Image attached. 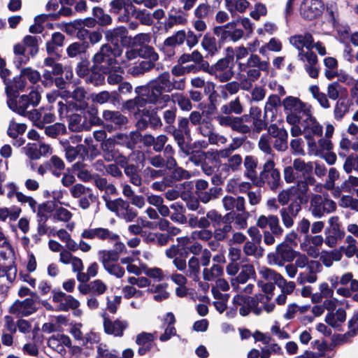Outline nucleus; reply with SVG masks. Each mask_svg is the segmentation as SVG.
Wrapping results in <instances>:
<instances>
[{
	"instance_id": "f257e3e1",
	"label": "nucleus",
	"mask_w": 358,
	"mask_h": 358,
	"mask_svg": "<svg viewBox=\"0 0 358 358\" xmlns=\"http://www.w3.org/2000/svg\"><path fill=\"white\" fill-rule=\"evenodd\" d=\"M137 96L124 102L123 107L133 113L137 120L138 129H144L148 125L155 129L157 127V80L153 79L145 85L135 88Z\"/></svg>"
},
{
	"instance_id": "f03ea898",
	"label": "nucleus",
	"mask_w": 358,
	"mask_h": 358,
	"mask_svg": "<svg viewBox=\"0 0 358 358\" xmlns=\"http://www.w3.org/2000/svg\"><path fill=\"white\" fill-rule=\"evenodd\" d=\"M269 63L261 60L256 54H251L245 62H240L238 69L241 71L240 76L243 78L242 85L245 90H250L254 82L260 77L261 71H267Z\"/></svg>"
},
{
	"instance_id": "7ed1b4c3",
	"label": "nucleus",
	"mask_w": 358,
	"mask_h": 358,
	"mask_svg": "<svg viewBox=\"0 0 358 358\" xmlns=\"http://www.w3.org/2000/svg\"><path fill=\"white\" fill-rule=\"evenodd\" d=\"M121 54L122 50L117 47L113 48L108 43L103 44L92 58V69L101 71L102 73H109L113 68L120 69L117 58Z\"/></svg>"
},
{
	"instance_id": "20e7f679",
	"label": "nucleus",
	"mask_w": 358,
	"mask_h": 358,
	"mask_svg": "<svg viewBox=\"0 0 358 358\" xmlns=\"http://www.w3.org/2000/svg\"><path fill=\"white\" fill-rule=\"evenodd\" d=\"M282 106L289 124L299 123L304 117L312 111L310 104L303 102L299 98L289 96L283 99Z\"/></svg>"
},
{
	"instance_id": "39448f33",
	"label": "nucleus",
	"mask_w": 358,
	"mask_h": 358,
	"mask_svg": "<svg viewBox=\"0 0 358 358\" xmlns=\"http://www.w3.org/2000/svg\"><path fill=\"white\" fill-rule=\"evenodd\" d=\"M303 128V136L307 141L308 153H316L317 141L315 137H321L323 134V127L313 115L312 111L300 121Z\"/></svg>"
},
{
	"instance_id": "423d86ee",
	"label": "nucleus",
	"mask_w": 358,
	"mask_h": 358,
	"mask_svg": "<svg viewBox=\"0 0 358 358\" xmlns=\"http://www.w3.org/2000/svg\"><path fill=\"white\" fill-rule=\"evenodd\" d=\"M281 183L280 173L275 168L274 161L268 158L263 166L259 177H257L253 184L259 187L266 184L271 189L275 190L280 187Z\"/></svg>"
},
{
	"instance_id": "0eeeda50",
	"label": "nucleus",
	"mask_w": 358,
	"mask_h": 358,
	"mask_svg": "<svg viewBox=\"0 0 358 358\" xmlns=\"http://www.w3.org/2000/svg\"><path fill=\"white\" fill-rule=\"evenodd\" d=\"M159 177H162V180L158 181V189H162L167 185H171L173 181L188 179L190 174L180 167L165 166L164 160H161L158 157V178Z\"/></svg>"
},
{
	"instance_id": "6e6552de",
	"label": "nucleus",
	"mask_w": 358,
	"mask_h": 358,
	"mask_svg": "<svg viewBox=\"0 0 358 358\" xmlns=\"http://www.w3.org/2000/svg\"><path fill=\"white\" fill-rule=\"evenodd\" d=\"M41 99L40 93L32 90L29 94L18 96L17 98L8 99L7 104L10 110L22 116L27 113L30 107L37 106Z\"/></svg>"
},
{
	"instance_id": "1a4fd4ad",
	"label": "nucleus",
	"mask_w": 358,
	"mask_h": 358,
	"mask_svg": "<svg viewBox=\"0 0 358 358\" xmlns=\"http://www.w3.org/2000/svg\"><path fill=\"white\" fill-rule=\"evenodd\" d=\"M258 273L261 279L257 281V285L266 294V299L268 300L273 296L275 285H277L280 280H282V275L266 266L259 267Z\"/></svg>"
},
{
	"instance_id": "9d476101",
	"label": "nucleus",
	"mask_w": 358,
	"mask_h": 358,
	"mask_svg": "<svg viewBox=\"0 0 358 358\" xmlns=\"http://www.w3.org/2000/svg\"><path fill=\"white\" fill-rule=\"evenodd\" d=\"M336 203L333 200L320 194H313L310 198V211L315 218H321L336 211Z\"/></svg>"
},
{
	"instance_id": "9b49d317",
	"label": "nucleus",
	"mask_w": 358,
	"mask_h": 358,
	"mask_svg": "<svg viewBox=\"0 0 358 358\" xmlns=\"http://www.w3.org/2000/svg\"><path fill=\"white\" fill-rule=\"evenodd\" d=\"M231 61L229 57L220 59L214 65L208 66L205 71L221 83L227 82L234 76L233 66H230Z\"/></svg>"
},
{
	"instance_id": "f8f14e48",
	"label": "nucleus",
	"mask_w": 358,
	"mask_h": 358,
	"mask_svg": "<svg viewBox=\"0 0 358 358\" xmlns=\"http://www.w3.org/2000/svg\"><path fill=\"white\" fill-rule=\"evenodd\" d=\"M296 256L294 251L287 243L282 242L276 246L275 252L267 256L270 264L282 266L286 262H292Z\"/></svg>"
},
{
	"instance_id": "ddd939ff",
	"label": "nucleus",
	"mask_w": 358,
	"mask_h": 358,
	"mask_svg": "<svg viewBox=\"0 0 358 358\" xmlns=\"http://www.w3.org/2000/svg\"><path fill=\"white\" fill-rule=\"evenodd\" d=\"M108 11L113 15H120L118 21L127 22L131 15H136V7L131 0H112L108 3Z\"/></svg>"
},
{
	"instance_id": "4468645a",
	"label": "nucleus",
	"mask_w": 358,
	"mask_h": 358,
	"mask_svg": "<svg viewBox=\"0 0 358 358\" xmlns=\"http://www.w3.org/2000/svg\"><path fill=\"white\" fill-rule=\"evenodd\" d=\"M102 118L104 127L109 131L120 130L128 123V118L118 110H105Z\"/></svg>"
},
{
	"instance_id": "2eb2a0df",
	"label": "nucleus",
	"mask_w": 358,
	"mask_h": 358,
	"mask_svg": "<svg viewBox=\"0 0 358 358\" xmlns=\"http://www.w3.org/2000/svg\"><path fill=\"white\" fill-rule=\"evenodd\" d=\"M36 298H27L24 300H17L10 308V313L17 317H27L35 312L38 308L36 305Z\"/></svg>"
},
{
	"instance_id": "dca6fc26",
	"label": "nucleus",
	"mask_w": 358,
	"mask_h": 358,
	"mask_svg": "<svg viewBox=\"0 0 358 358\" xmlns=\"http://www.w3.org/2000/svg\"><path fill=\"white\" fill-rule=\"evenodd\" d=\"M233 302L235 306H241L239 313L242 316L248 315L250 311L257 315L262 313V309L256 307L257 301L252 297L238 294L234 297Z\"/></svg>"
},
{
	"instance_id": "f3484780",
	"label": "nucleus",
	"mask_w": 358,
	"mask_h": 358,
	"mask_svg": "<svg viewBox=\"0 0 358 358\" xmlns=\"http://www.w3.org/2000/svg\"><path fill=\"white\" fill-rule=\"evenodd\" d=\"M322 0H303L301 6V15L307 20H313L320 16L324 10Z\"/></svg>"
},
{
	"instance_id": "a211bd4d",
	"label": "nucleus",
	"mask_w": 358,
	"mask_h": 358,
	"mask_svg": "<svg viewBox=\"0 0 358 358\" xmlns=\"http://www.w3.org/2000/svg\"><path fill=\"white\" fill-rule=\"evenodd\" d=\"M52 292V301L59 303L56 310L68 311L69 309H76L79 307L80 302L71 295H68L62 291L53 290Z\"/></svg>"
},
{
	"instance_id": "6ab92c4d",
	"label": "nucleus",
	"mask_w": 358,
	"mask_h": 358,
	"mask_svg": "<svg viewBox=\"0 0 358 358\" xmlns=\"http://www.w3.org/2000/svg\"><path fill=\"white\" fill-rule=\"evenodd\" d=\"M217 155L218 158L226 160L220 165L222 173L229 175L241 169L243 159L239 154H231L227 157L222 156V154H217Z\"/></svg>"
},
{
	"instance_id": "aec40b11",
	"label": "nucleus",
	"mask_w": 358,
	"mask_h": 358,
	"mask_svg": "<svg viewBox=\"0 0 358 358\" xmlns=\"http://www.w3.org/2000/svg\"><path fill=\"white\" fill-rule=\"evenodd\" d=\"M298 59L304 64L305 69L311 78H315L318 76L317 57L311 50L299 52Z\"/></svg>"
},
{
	"instance_id": "412c9836",
	"label": "nucleus",
	"mask_w": 358,
	"mask_h": 358,
	"mask_svg": "<svg viewBox=\"0 0 358 358\" xmlns=\"http://www.w3.org/2000/svg\"><path fill=\"white\" fill-rule=\"evenodd\" d=\"M322 265L318 261L310 260L309 268L300 272L296 281L299 285L306 283H314L317 280V273L321 271Z\"/></svg>"
},
{
	"instance_id": "4be33fe9",
	"label": "nucleus",
	"mask_w": 358,
	"mask_h": 358,
	"mask_svg": "<svg viewBox=\"0 0 358 358\" xmlns=\"http://www.w3.org/2000/svg\"><path fill=\"white\" fill-rule=\"evenodd\" d=\"M186 32L184 30L177 31L173 36L167 38L160 50L168 57L175 55V47L184 43Z\"/></svg>"
},
{
	"instance_id": "5701e85b",
	"label": "nucleus",
	"mask_w": 358,
	"mask_h": 358,
	"mask_svg": "<svg viewBox=\"0 0 358 358\" xmlns=\"http://www.w3.org/2000/svg\"><path fill=\"white\" fill-rule=\"evenodd\" d=\"M186 32L184 30L177 31L173 36L167 38L160 50L168 57L175 55V47L184 43Z\"/></svg>"
},
{
	"instance_id": "b1692460",
	"label": "nucleus",
	"mask_w": 358,
	"mask_h": 358,
	"mask_svg": "<svg viewBox=\"0 0 358 358\" xmlns=\"http://www.w3.org/2000/svg\"><path fill=\"white\" fill-rule=\"evenodd\" d=\"M301 210L300 203L292 201L288 206L282 208L280 210L282 222L286 228H290L294 225V219Z\"/></svg>"
},
{
	"instance_id": "393cba45",
	"label": "nucleus",
	"mask_w": 358,
	"mask_h": 358,
	"mask_svg": "<svg viewBox=\"0 0 358 358\" xmlns=\"http://www.w3.org/2000/svg\"><path fill=\"white\" fill-rule=\"evenodd\" d=\"M80 294H92L94 296H100L103 294L107 290V285L99 279L91 281L88 284H80L78 287Z\"/></svg>"
},
{
	"instance_id": "a878e982",
	"label": "nucleus",
	"mask_w": 358,
	"mask_h": 358,
	"mask_svg": "<svg viewBox=\"0 0 358 358\" xmlns=\"http://www.w3.org/2000/svg\"><path fill=\"white\" fill-rule=\"evenodd\" d=\"M26 86L25 78L21 74L8 80L6 84L5 92L8 99L17 98L19 93L23 91Z\"/></svg>"
},
{
	"instance_id": "bb28decb",
	"label": "nucleus",
	"mask_w": 358,
	"mask_h": 358,
	"mask_svg": "<svg viewBox=\"0 0 358 358\" xmlns=\"http://www.w3.org/2000/svg\"><path fill=\"white\" fill-rule=\"evenodd\" d=\"M224 6L233 18L245 13L250 7L248 0H224Z\"/></svg>"
},
{
	"instance_id": "cd10ccee",
	"label": "nucleus",
	"mask_w": 358,
	"mask_h": 358,
	"mask_svg": "<svg viewBox=\"0 0 358 358\" xmlns=\"http://www.w3.org/2000/svg\"><path fill=\"white\" fill-rule=\"evenodd\" d=\"M226 217H222L220 213L217 210L212 209L207 212L206 215L201 217L199 220V227L207 229L211 224L213 227L220 226L222 222H224Z\"/></svg>"
},
{
	"instance_id": "c85d7f7f",
	"label": "nucleus",
	"mask_w": 358,
	"mask_h": 358,
	"mask_svg": "<svg viewBox=\"0 0 358 358\" xmlns=\"http://www.w3.org/2000/svg\"><path fill=\"white\" fill-rule=\"evenodd\" d=\"M289 42L299 52L304 51L303 48L308 50L313 48L314 40L309 33L292 36L289 38Z\"/></svg>"
},
{
	"instance_id": "c756f323",
	"label": "nucleus",
	"mask_w": 358,
	"mask_h": 358,
	"mask_svg": "<svg viewBox=\"0 0 358 358\" xmlns=\"http://www.w3.org/2000/svg\"><path fill=\"white\" fill-rule=\"evenodd\" d=\"M254 266L251 264H244L238 275L231 280V285L235 291H238V285L245 283L248 279L255 275Z\"/></svg>"
},
{
	"instance_id": "7c9ffc66",
	"label": "nucleus",
	"mask_w": 358,
	"mask_h": 358,
	"mask_svg": "<svg viewBox=\"0 0 358 358\" xmlns=\"http://www.w3.org/2000/svg\"><path fill=\"white\" fill-rule=\"evenodd\" d=\"M105 332L108 334H112L115 336H122L123 331L128 327V323L124 320H115L105 319L103 322Z\"/></svg>"
},
{
	"instance_id": "2f4dec72",
	"label": "nucleus",
	"mask_w": 358,
	"mask_h": 358,
	"mask_svg": "<svg viewBox=\"0 0 358 358\" xmlns=\"http://www.w3.org/2000/svg\"><path fill=\"white\" fill-rule=\"evenodd\" d=\"M155 336L153 334L142 332L136 336V343L139 345L138 353L144 355L153 346Z\"/></svg>"
},
{
	"instance_id": "473e14b6",
	"label": "nucleus",
	"mask_w": 358,
	"mask_h": 358,
	"mask_svg": "<svg viewBox=\"0 0 358 358\" xmlns=\"http://www.w3.org/2000/svg\"><path fill=\"white\" fill-rule=\"evenodd\" d=\"M340 157L345 158L343 165L344 171L348 173H355L358 175V155L352 153L347 156L344 152H338Z\"/></svg>"
},
{
	"instance_id": "72a5a7b5",
	"label": "nucleus",
	"mask_w": 358,
	"mask_h": 358,
	"mask_svg": "<svg viewBox=\"0 0 358 358\" xmlns=\"http://www.w3.org/2000/svg\"><path fill=\"white\" fill-rule=\"evenodd\" d=\"M324 243L329 248L335 247L338 241L345 237V231L337 228H326Z\"/></svg>"
},
{
	"instance_id": "f704fd0d",
	"label": "nucleus",
	"mask_w": 358,
	"mask_h": 358,
	"mask_svg": "<svg viewBox=\"0 0 358 358\" xmlns=\"http://www.w3.org/2000/svg\"><path fill=\"white\" fill-rule=\"evenodd\" d=\"M102 199L105 201L107 208L116 213L118 217L129 206V203L122 198L111 200L108 199L106 196H102Z\"/></svg>"
},
{
	"instance_id": "c9c22d12",
	"label": "nucleus",
	"mask_w": 358,
	"mask_h": 358,
	"mask_svg": "<svg viewBox=\"0 0 358 358\" xmlns=\"http://www.w3.org/2000/svg\"><path fill=\"white\" fill-rule=\"evenodd\" d=\"M143 145L147 147L145 150V158H147L150 163L155 167H157V156H151L152 150H157V143H155V139L154 136L150 134H146L144 136H142V140Z\"/></svg>"
},
{
	"instance_id": "e433bc0d",
	"label": "nucleus",
	"mask_w": 358,
	"mask_h": 358,
	"mask_svg": "<svg viewBox=\"0 0 358 358\" xmlns=\"http://www.w3.org/2000/svg\"><path fill=\"white\" fill-rule=\"evenodd\" d=\"M65 36L61 32H55L52 34L51 39L46 43V50L49 55L57 54V48L64 45Z\"/></svg>"
},
{
	"instance_id": "4c0bfd02",
	"label": "nucleus",
	"mask_w": 358,
	"mask_h": 358,
	"mask_svg": "<svg viewBox=\"0 0 358 358\" xmlns=\"http://www.w3.org/2000/svg\"><path fill=\"white\" fill-rule=\"evenodd\" d=\"M346 313L343 308H338L335 313L329 312L325 318L327 324L335 329H338L341 324L345 321Z\"/></svg>"
},
{
	"instance_id": "58836bf2",
	"label": "nucleus",
	"mask_w": 358,
	"mask_h": 358,
	"mask_svg": "<svg viewBox=\"0 0 358 358\" xmlns=\"http://www.w3.org/2000/svg\"><path fill=\"white\" fill-rule=\"evenodd\" d=\"M242 81L243 78L239 75V82L231 81L220 86L221 96L224 99H227L229 94L232 95L236 94L240 88L245 90L242 85Z\"/></svg>"
},
{
	"instance_id": "ea45409f",
	"label": "nucleus",
	"mask_w": 358,
	"mask_h": 358,
	"mask_svg": "<svg viewBox=\"0 0 358 358\" xmlns=\"http://www.w3.org/2000/svg\"><path fill=\"white\" fill-rule=\"evenodd\" d=\"M243 163L245 169L244 176L253 183L257 177L256 172V168L257 166V159L253 156L247 155Z\"/></svg>"
},
{
	"instance_id": "a19ab883",
	"label": "nucleus",
	"mask_w": 358,
	"mask_h": 358,
	"mask_svg": "<svg viewBox=\"0 0 358 358\" xmlns=\"http://www.w3.org/2000/svg\"><path fill=\"white\" fill-rule=\"evenodd\" d=\"M125 175L129 178V181L134 185L140 186L142 179L140 175L141 168L138 163H132L129 166L125 167L124 171Z\"/></svg>"
},
{
	"instance_id": "79ce46f5",
	"label": "nucleus",
	"mask_w": 358,
	"mask_h": 358,
	"mask_svg": "<svg viewBox=\"0 0 358 358\" xmlns=\"http://www.w3.org/2000/svg\"><path fill=\"white\" fill-rule=\"evenodd\" d=\"M120 96L116 92H108V91H102L98 94L92 95V101L99 104H103L110 102L115 104L118 102Z\"/></svg>"
},
{
	"instance_id": "37998d69",
	"label": "nucleus",
	"mask_w": 358,
	"mask_h": 358,
	"mask_svg": "<svg viewBox=\"0 0 358 358\" xmlns=\"http://www.w3.org/2000/svg\"><path fill=\"white\" fill-rule=\"evenodd\" d=\"M280 99L278 95H271L268 97L264 107V118H271L273 120L276 113V108L280 105Z\"/></svg>"
},
{
	"instance_id": "c03bdc74",
	"label": "nucleus",
	"mask_w": 358,
	"mask_h": 358,
	"mask_svg": "<svg viewBox=\"0 0 358 358\" xmlns=\"http://www.w3.org/2000/svg\"><path fill=\"white\" fill-rule=\"evenodd\" d=\"M234 27H236V23L231 21L225 25L215 27L213 29V32L222 42L231 41V29Z\"/></svg>"
},
{
	"instance_id": "a18cd8bd",
	"label": "nucleus",
	"mask_w": 358,
	"mask_h": 358,
	"mask_svg": "<svg viewBox=\"0 0 358 358\" xmlns=\"http://www.w3.org/2000/svg\"><path fill=\"white\" fill-rule=\"evenodd\" d=\"M92 15L96 22L102 27L108 26L112 24L113 20L111 16L106 13L104 10L99 6L92 8Z\"/></svg>"
},
{
	"instance_id": "49530a36",
	"label": "nucleus",
	"mask_w": 358,
	"mask_h": 358,
	"mask_svg": "<svg viewBox=\"0 0 358 358\" xmlns=\"http://www.w3.org/2000/svg\"><path fill=\"white\" fill-rule=\"evenodd\" d=\"M105 38L111 43H117L120 39L126 37L127 29L124 27H119L105 31Z\"/></svg>"
},
{
	"instance_id": "de8ad7c7",
	"label": "nucleus",
	"mask_w": 358,
	"mask_h": 358,
	"mask_svg": "<svg viewBox=\"0 0 358 358\" xmlns=\"http://www.w3.org/2000/svg\"><path fill=\"white\" fill-rule=\"evenodd\" d=\"M220 111L224 115H231L232 113L240 115L243 113V108L239 98L236 97L228 103L222 106Z\"/></svg>"
},
{
	"instance_id": "09e8293b",
	"label": "nucleus",
	"mask_w": 358,
	"mask_h": 358,
	"mask_svg": "<svg viewBox=\"0 0 358 358\" xmlns=\"http://www.w3.org/2000/svg\"><path fill=\"white\" fill-rule=\"evenodd\" d=\"M88 48L89 43L87 41L75 42L69 45L66 52L69 57H76L85 53Z\"/></svg>"
},
{
	"instance_id": "8fccbe9b",
	"label": "nucleus",
	"mask_w": 358,
	"mask_h": 358,
	"mask_svg": "<svg viewBox=\"0 0 358 358\" xmlns=\"http://www.w3.org/2000/svg\"><path fill=\"white\" fill-rule=\"evenodd\" d=\"M27 48L23 43H17L13 47V52L16 56L15 63L17 68H20L22 64H26L29 60V55L26 54Z\"/></svg>"
},
{
	"instance_id": "3c124183",
	"label": "nucleus",
	"mask_w": 358,
	"mask_h": 358,
	"mask_svg": "<svg viewBox=\"0 0 358 358\" xmlns=\"http://www.w3.org/2000/svg\"><path fill=\"white\" fill-rule=\"evenodd\" d=\"M41 41L40 36L27 35L24 37L22 43L25 45L28 55L34 57L38 52V42Z\"/></svg>"
},
{
	"instance_id": "603ef678",
	"label": "nucleus",
	"mask_w": 358,
	"mask_h": 358,
	"mask_svg": "<svg viewBox=\"0 0 358 358\" xmlns=\"http://www.w3.org/2000/svg\"><path fill=\"white\" fill-rule=\"evenodd\" d=\"M223 273V269L219 264H213L210 268L203 270V278L206 281H213L218 279Z\"/></svg>"
},
{
	"instance_id": "864d4df0",
	"label": "nucleus",
	"mask_w": 358,
	"mask_h": 358,
	"mask_svg": "<svg viewBox=\"0 0 358 358\" xmlns=\"http://www.w3.org/2000/svg\"><path fill=\"white\" fill-rule=\"evenodd\" d=\"M47 162L51 166V173L55 177H59L62 175V171L65 169L64 161L58 156L53 155Z\"/></svg>"
},
{
	"instance_id": "5fc2aeb1",
	"label": "nucleus",
	"mask_w": 358,
	"mask_h": 358,
	"mask_svg": "<svg viewBox=\"0 0 358 358\" xmlns=\"http://www.w3.org/2000/svg\"><path fill=\"white\" fill-rule=\"evenodd\" d=\"M99 259L105 266L106 264H114L119 259V255L117 251L110 250H101L99 252Z\"/></svg>"
},
{
	"instance_id": "6e6d98bb",
	"label": "nucleus",
	"mask_w": 358,
	"mask_h": 358,
	"mask_svg": "<svg viewBox=\"0 0 358 358\" xmlns=\"http://www.w3.org/2000/svg\"><path fill=\"white\" fill-rule=\"evenodd\" d=\"M315 179L312 176H306L297 182L296 186L294 187V190L297 192L299 195H306L308 191L310 185L315 184Z\"/></svg>"
},
{
	"instance_id": "4d7b16f0",
	"label": "nucleus",
	"mask_w": 358,
	"mask_h": 358,
	"mask_svg": "<svg viewBox=\"0 0 358 358\" xmlns=\"http://www.w3.org/2000/svg\"><path fill=\"white\" fill-rule=\"evenodd\" d=\"M259 243L253 241H247L243 246V252L247 256H252L255 258H259L263 256V249L258 247Z\"/></svg>"
},
{
	"instance_id": "13d9d810",
	"label": "nucleus",
	"mask_w": 358,
	"mask_h": 358,
	"mask_svg": "<svg viewBox=\"0 0 358 358\" xmlns=\"http://www.w3.org/2000/svg\"><path fill=\"white\" fill-rule=\"evenodd\" d=\"M83 117L78 114L73 113L69 116V128L72 131L78 132L83 130L85 124Z\"/></svg>"
},
{
	"instance_id": "bf43d9fd",
	"label": "nucleus",
	"mask_w": 358,
	"mask_h": 358,
	"mask_svg": "<svg viewBox=\"0 0 358 358\" xmlns=\"http://www.w3.org/2000/svg\"><path fill=\"white\" fill-rule=\"evenodd\" d=\"M293 166L296 171L301 172L303 177L310 176L313 170V164L311 162H305L301 159H296L293 162Z\"/></svg>"
},
{
	"instance_id": "052dcab7",
	"label": "nucleus",
	"mask_w": 358,
	"mask_h": 358,
	"mask_svg": "<svg viewBox=\"0 0 358 358\" xmlns=\"http://www.w3.org/2000/svg\"><path fill=\"white\" fill-rule=\"evenodd\" d=\"M349 110L348 101L345 98L339 99L334 108V115L337 120H341Z\"/></svg>"
},
{
	"instance_id": "680f3d73",
	"label": "nucleus",
	"mask_w": 358,
	"mask_h": 358,
	"mask_svg": "<svg viewBox=\"0 0 358 358\" xmlns=\"http://www.w3.org/2000/svg\"><path fill=\"white\" fill-rule=\"evenodd\" d=\"M169 284L163 280L162 271L158 268V300L166 299L169 296Z\"/></svg>"
},
{
	"instance_id": "e2e57ef3",
	"label": "nucleus",
	"mask_w": 358,
	"mask_h": 358,
	"mask_svg": "<svg viewBox=\"0 0 358 358\" xmlns=\"http://www.w3.org/2000/svg\"><path fill=\"white\" fill-rule=\"evenodd\" d=\"M221 189L218 187H211L208 191L200 192L197 193V196L200 201L203 203H208L220 194Z\"/></svg>"
},
{
	"instance_id": "0e129e2a",
	"label": "nucleus",
	"mask_w": 358,
	"mask_h": 358,
	"mask_svg": "<svg viewBox=\"0 0 358 358\" xmlns=\"http://www.w3.org/2000/svg\"><path fill=\"white\" fill-rule=\"evenodd\" d=\"M201 45L211 55H214L217 50L216 40L209 34L204 35L201 41Z\"/></svg>"
},
{
	"instance_id": "69168bd1",
	"label": "nucleus",
	"mask_w": 358,
	"mask_h": 358,
	"mask_svg": "<svg viewBox=\"0 0 358 358\" xmlns=\"http://www.w3.org/2000/svg\"><path fill=\"white\" fill-rule=\"evenodd\" d=\"M223 226H217L215 227V229L214 231V237L217 241H224L225 238L228 237L229 234L232 231V226L231 223H227L224 220V222H222Z\"/></svg>"
},
{
	"instance_id": "338daca9",
	"label": "nucleus",
	"mask_w": 358,
	"mask_h": 358,
	"mask_svg": "<svg viewBox=\"0 0 358 358\" xmlns=\"http://www.w3.org/2000/svg\"><path fill=\"white\" fill-rule=\"evenodd\" d=\"M338 205L343 208H350L358 213V199L354 198L350 195H343Z\"/></svg>"
},
{
	"instance_id": "774afa93",
	"label": "nucleus",
	"mask_w": 358,
	"mask_h": 358,
	"mask_svg": "<svg viewBox=\"0 0 358 358\" xmlns=\"http://www.w3.org/2000/svg\"><path fill=\"white\" fill-rule=\"evenodd\" d=\"M104 73L101 71H94L91 66V72L86 77V82L92 83L94 86H99L102 85L105 80Z\"/></svg>"
}]
</instances>
